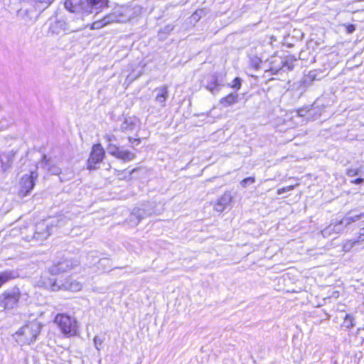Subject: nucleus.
<instances>
[{
	"label": "nucleus",
	"mask_w": 364,
	"mask_h": 364,
	"mask_svg": "<svg viewBox=\"0 0 364 364\" xmlns=\"http://www.w3.org/2000/svg\"><path fill=\"white\" fill-rule=\"evenodd\" d=\"M108 0H66L65 7L71 12L98 14L108 7Z\"/></svg>",
	"instance_id": "obj_1"
},
{
	"label": "nucleus",
	"mask_w": 364,
	"mask_h": 364,
	"mask_svg": "<svg viewBox=\"0 0 364 364\" xmlns=\"http://www.w3.org/2000/svg\"><path fill=\"white\" fill-rule=\"evenodd\" d=\"M130 13L131 11L127 7L116 6L112 12L103 16L102 18L95 21L92 24V28L100 29L112 23L125 22L129 19Z\"/></svg>",
	"instance_id": "obj_2"
},
{
	"label": "nucleus",
	"mask_w": 364,
	"mask_h": 364,
	"mask_svg": "<svg viewBox=\"0 0 364 364\" xmlns=\"http://www.w3.org/2000/svg\"><path fill=\"white\" fill-rule=\"evenodd\" d=\"M37 285L46 289H51L53 291L63 289L77 291L82 288V284L80 282L71 278H68L63 282L62 281L48 277L46 274L41 276Z\"/></svg>",
	"instance_id": "obj_3"
},
{
	"label": "nucleus",
	"mask_w": 364,
	"mask_h": 364,
	"mask_svg": "<svg viewBox=\"0 0 364 364\" xmlns=\"http://www.w3.org/2000/svg\"><path fill=\"white\" fill-rule=\"evenodd\" d=\"M41 331L40 324L37 322H31L23 326L15 335L16 341L20 346L30 345L37 338Z\"/></svg>",
	"instance_id": "obj_4"
},
{
	"label": "nucleus",
	"mask_w": 364,
	"mask_h": 364,
	"mask_svg": "<svg viewBox=\"0 0 364 364\" xmlns=\"http://www.w3.org/2000/svg\"><path fill=\"white\" fill-rule=\"evenodd\" d=\"M55 323L65 336H72L77 333V321L67 314H58L55 317Z\"/></svg>",
	"instance_id": "obj_5"
},
{
	"label": "nucleus",
	"mask_w": 364,
	"mask_h": 364,
	"mask_svg": "<svg viewBox=\"0 0 364 364\" xmlns=\"http://www.w3.org/2000/svg\"><path fill=\"white\" fill-rule=\"evenodd\" d=\"M20 295V290L16 287L4 291L0 294V306L4 309H13L17 307Z\"/></svg>",
	"instance_id": "obj_6"
},
{
	"label": "nucleus",
	"mask_w": 364,
	"mask_h": 364,
	"mask_svg": "<svg viewBox=\"0 0 364 364\" xmlns=\"http://www.w3.org/2000/svg\"><path fill=\"white\" fill-rule=\"evenodd\" d=\"M296 60L293 57L287 58L284 60L280 57L272 58L270 61L272 65L269 68V71L272 74L276 75L281 70L284 71L291 70L294 68V63Z\"/></svg>",
	"instance_id": "obj_7"
},
{
	"label": "nucleus",
	"mask_w": 364,
	"mask_h": 364,
	"mask_svg": "<svg viewBox=\"0 0 364 364\" xmlns=\"http://www.w3.org/2000/svg\"><path fill=\"white\" fill-rule=\"evenodd\" d=\"M38 176L36 171H31L29 174H24L21 177L19 192L22 196H26L31 193L35 186V181Z\"/></svg>",
	"instance_id": "obj_8"
},
{
	"label": "nucleus",
	"mask_w": 364,
	"mask_h": 364,
	"mask_svg": "<svg viewBox=\"0 0 364 364\" xmlns=\"http://www.w3.org/2000/svg\"><path fill=\"white\" fill-rule=\"evenodd\" d=\"M79 262L77 260L70 259L65 258L62 261L54 264L49 268V272L52 275L58 274L63 272H66L74 267L77 266Z\"/></svg>",
	"instance_id": "obj_9"
},
{
	"label": "nucleus",
	"mask_w": 364,
	"mask_h": 364,
	"mask_svg": "<svg viewBox=\"0 0 364 364\" xmlns=\"http://www.w3.org/2000/svg\"><path fill=\"white\" fill-rule=\"evenodd\" d=\"M105 151L100 144H95L92 146L90 156L87 160V168L90 170L96 169L97 165L103 159Z\"/></svg>",
	"instance_id": "obj_10"
},
{
	"label": "nucleus",
	"mask_w": 364,
	"mask_h": 364,
	"mask_svg": "<svg viewBox=\"0 0 364 364\" xmlns=\"http://www.w3.org/2000/svg\"><path fill=\"white\" fill-rule=\"evenodd\" d=\"M364 218V213H360L359 215H355L353 216L346 217L343 218L339 222L332 224L333 227H334V233L335 235L339 234L342 232L344 230V228L351 224L352 223L356 222L362 218Z\"/></svg>",
	"instance_id": "obj_11"
},
{
	"label": "nucleus",
	"mask_w": 364,
	"mask_h": 364,
	"mask_svg": "<svg viewBox=\"0 0 364 364\" xmlns=\"http://www.w3.org/2000/svg\"><path fill=\"white\" fill-rule=\"evenodd\" d=\"M152 214L150 210H146L144 208H134L130 215V222L136 225L145 217L149 216Z\"/></svg>",
	"instance_id": "obj_12"
},
{
	"label": "nucleus",
	"mask_w": 364,
	"mask_h": 364,
	"mask_svg": "<svg viewBox=\"0 0 364 364\" xmlns=\"http://www.w3.org/2000/svg\"><path fill=\"white\" fill-rule=\"evenodd\" d=\"M41 168L46 169L53 175H60L61 173V169L58 166L53 164L50 159H48L46 155H43L40 162Z\"/></svg>",
	"instance_id": "obj_13"
},
{
	"label": "nucleus",
	"mask_w": 364,
	"mask_h": 364,
	"mask_svg": "<svg viewBox=\"0 0 364 364\" xmlns=\"http://www.w3.org/2000/svg\"><path fill=\"white\" fill-rule=\"evenodd\" d=\"M231 201L232 196L230 193L225 192L218 199L214 208L217 212L221 213L228 208Z\"/></svg>",
	"instance_id": "obj_14"
},
{
	"label": "nucleus",
	"mask_w": 364,
	"mask_h": 364,
	"mask_svg": "<svg viewBox=\"0 0 364 364\" xmlns=\"http://www.w3.org/2000/svg\"><path fill=\"white\" fill-rule=\"evenodd\" d=\"M68 24L64 19H58L50 26V31L57 35L69 31Z\"/></svg>",
	"instance_id": "obj_15"
},
{
	"label": "nucleus",
	"mask_w": 364,
	"mask_h": 364,
	"mask_svg": "<svg viewBox=\"0 0 364 364\" xmlns=\"http://www.w3.org/2000/svg\"><path fill=\"white\" fill-rule=\"evenodd\" d=\"M156 95L155 97V102L159 103L161 107H164L166 106V101L168 96L167 86H162L155 90Z\"/></svg>",
	"instance_id": "obj_16"
},
{
	"label": "nucleus",
	"mask_w": 364,
	"mask_h": 364,
	"mask_svg": "<svg viewBox=\"0 0 364 364\" xmlns=\"http://www.w3.org/2000/svg\"><path fill=\"white\" fill-rule=\"evenodd\" d=\"M50 228L48 224L38 223L36 225L35 237L38 239H46L51 235Z\"/></svg>",
	"instance_id": "obj_17"
},
{
	"label": "nucleus",
	"mask_w": 364,
	"mask_h": 364,
	"mask_svg": "<svg viewBox=\"0 0 364 364\" xmlns=\"http://www.w3.org/2000/svg\"><path fill=\"white\" fill-rule=\"evenodd\" d=\"M205 87L213 94L218 92L220 89V84L218 82V76L211 75L208 77Z\"/></svg>",
	"instance_id": "obj_18"
},
{
	"label": "nucleus",
	"mask_w": 364,
	"mask_h": 364,
	"mask_svg": "<svg viewBox=\"0 0 364 364\" xmlns=\"http://www.w3.org/2000/svg\"><path fill=\"white\" fill-rule=\"evenodd\" d=\"M18 276L17 272L14 270H5L0 272V288L6 282L14 279Z\"/></svg>",
	"instance_id": "obj_19"
},
{
	"label": "nucleus",
	"mask_w": 364,
	"mask_h": 364,
	"mask_svg": "<svg viewBox=\"0 0 364 364\" xmlns=\"http://www.w3.org/2000/svg\"><path fill=\"white\" fill-rule=\"evenodd\" d=\"M136 127L135 120L131 118H125L121 124L119 130L122 132H132Z\"/></svg>",
	"instance_id": "obj_20"
},
{
	"label": "nucleus",
	"mask_w": 364,
	"mask_h": 364,
	"mask_svg": "<svg viewBox=\"0 0 364 364\" xmlns=\"http://www.w3.org/2000/svg\"><path fill=\"white\" fill-rule=\"evenodd\" d=\"M97 267L101 272H109L112 269V262L109 258H101L97 261Z\"/></svg>",
	"instance_id": "obj_21"
},
{
	"label": "nucleus",
	"mask_w": 364,
	"mask_h": 364,
	"mask_svg": "<svg viewBox=\"0 0 364 364\" xmlns=\"http://www.w3.org/2000/svg\"><path fill=\"white\" fill-rule=\"evenodd\" d=\"M237 94L230 93L226 97L221 98L220 100V103L224 107H227L236 103L237 102Z\"/></svg>",
	"instance_id": "obj_22"
},
{
	"label": "nucleus",
	"mask_w": 364,
	"mask_h": 364,
	"mask_svg": "<svg viewBox=\"0 0 364 364\" xmlns=\"http://www.w3.org/2000/svg\"><path fill=\"white\" fill-rule=\"evenodd\" d=\"M12 164V159L10 155H6L3 158L0 156V170L2 172L6 171L11 168Z\"/></svg>",
	"instance_id": "obj_23"
},
{
	"label": "nucleus",
	"mask_w": 364,
	"mask_h": 364,
	"mask_svg": "<svg viewBox=\"0 0 364 364\" xmlns=\"http://www.w3.org/2000/svg\"><path fill=\"white\" fill-rule=\"evenodd\" d=\"M362 241L358 237L356 240H349L343 242V250L344 252H349L353 247L362 244Z\"/></svg>",
	"instance_id": "obj_24"
},
{
	"label": "nucleus",
	"mask_w": 364,
	"mask_h": 364,
	"mask_svg": "<svg viewBox=\"0 0 364 364\" xmlns=\"http://www.w3.org/2000/svg\"><path fill=\"white\" fill-rule=\"evenodd\" d=\"M23 0H4V4L8 7L9 11H18Z\"/></svg>",
	"instance_id": "obj_25"
},
{
	"label": "nucleus",
	"mask_w": 364,
	"mask_h": 364,
	"mask_svg": "<svg viewBox=\"0 0 364 364\" xmlns=\"http://www.w3.org/2000/svg\"><path fill=\"white\" fill-rule=\"evenodd\" d=\"M135 154L127 150L120 149L117 156V159L124 161H129L134 159Z\"/></svg>",
	"instance_id": "obj_26"
},
{
	"label": "nucleus",
	"mask_w": 364,
	"mask_h": 364,
	"mask_svg": "<svg viewBox=\"0 0 364 364\" xmlns=\"http://www.w3.org/2000/svg\"><path fill=\"white\" fill-rule=\"evenodd\" d=\"M55 0H33L36 9L43 11L48 8Z\"/></svg>",
	"instance_id": "obj_27"
},
{
	"label": "nucleus",
	"mask_w": 364,
	"mask_h": 364,
	"mask_svg": "<svg viewBox=\"0 0 364 364\" xmlns=\"http://www.w3.org/2000/svg\"><path fill=\"white\" fill-rule=\"evenodd\" d=\"M97 253L96 252H89L85 258H86V265L87 266H92V265H94L96 263V259H97Z\"/></svg>",
	"instance_id": "obj_28"
},
{
	"label": "nucleus",
	"mask_w": 364,
	"mask_h": 364,
	"mask_svg": "<svg viewBox=\"0 0 364 364\" xmlns=\"http://www.w3.org/2000/svg\"><path fill=\"white\" fill-rule=\"evenodd\" d=\"M354 326V318L350 314H346L343 321V326L347 328H350Z\"/></svg>",
	"instance_id": "obj_29"
},
{
	"label": "nucleus",
	"mask_w": 364,
	"mask_h": 364,
	"mask_svg": "<svg viewBox=\"0 0 364 364\" xmlns=\"http://www.w3.org/2000/svg\"><path fill=\"white\" fill-rule=\"evenodd\" d=\"M334 230V227H333L332 224H330L321 231V234L324 237H328L335 234Z\"/></svg>",
	"instance_id": "obj_30"
},
{
	"label": "nucleus",
	"mask_w": 364,
	"mask_h": 364,
	"mask_svg": "<svg viewBox=\"0 0 364 364\" xmlns=\"http://www.w3.org/2000/svg\"><path fill=\"white\" fill-rule=\"evenodd\" d=\"M262 63V60L257 56H252L250 57V65L255 69L257 70L259 68L260 63Z\"/></svg>",
	"instance_id": "obj_31"
},
{
	"label": "nucleus",
	"mask_w": 364,
	"mask_h": 364,
	"mask_svg": "<svg viewBox=\"0 0 364 364\" xmlns=\"http://www.w3.org/2000/svg\"><path fill=\"white\" fill-rule=\"evenodd\" d=\"M119 150H120V149L117 146L113 145L111 143H109V146L107 147V151L111 155L117 157L119 154Z\"/></svg>",
	"instance_id": "obj_32"
},
{
	"label": "nucleus",
	"mask_w": 364,
	"mask_h": 364,
	"mask_svg": "<svg viewBox=\"0 0 364 364\" xmlns=\"http://www.w3.org/2000/svg\"><path fill=\"white\" fill-rule=\"evenodd\" d=\"M297 186H299L298 183H296L295 185H291V186H288L286 187L279 188L277 190V195H282L286 192L291 191L294 190Z\"/></svg>",
	"instance_id": "obj_33"
},
{
	"label": "nucleus",
	"mask_w": 364,
	"mask_h": 364,
	"mask_svg": "<svg viewBox=\"0 0 364 364\" xmlns=\"http://www.w3.org/2000/svg\"><path fill=\"white\" fill-rule=\"evenodd\" d=\"M362 168L363 167H360L359 168H348L347 170V175L350 177H353V176H357V175H359L360 173H362Z\"/></svg>",
	"instance_id": "obj_34"
},
{
	"label": "nucleus",
	"mask_w": 364,
	"mask_h": 364,
	"mask_svg": "<svg viewBox=\"0 0 364 364\" xmlns=\"http://www.w3.org/2000/svg\"><path fill=\"white\" fill-rule=\"evenodd\" d=\"M241 84H242V80L240 77H235L231 85H230V87H232L233 89H235L237 90H240V87H241Z\"/></svg>",
	"instance_id": "obj_35"
},
{
	"label": "nucleus",
	"mask_w": 364,
	"mask_h": 364,
	"mask_svg": "<svg viewBox=\"0 0 364 364\" xmlns=\"http://www.w3.org/2000/svg\"><path fill=\"white\" fill-rule=\"evenodd\" d=\"M318 70H311L306 75L307 79H311L313 82L314 80H318L320 78L318 77Z\"/></svg>",
	"instance_id": "obj_36"
},
{
	"label": "nucleus",
	"mask_w": 364,
	"mask_h": 364,
	"mask_svg": "<svg viewBox=\"0 0 364 364\" xmlns=\"http://www.w3.org/2000/svg\"><path fill=\"white\" fill-rule=\"evenodd\" d=\"M313 81L311 79H307V75H305L301 80V86L304 88L309 87Z\"/></svg>",
	"instance_id": "obj_37"
},
{
	"label": "nucleus",
	"mask_w": 364,
	"mask_h": 364,
	"mask_svg": "<svg viewBox=\"0 0 364 364\" xmlns=\"http://www.w3.org/2000/svg\"><path fill=\"white\" fill-rule=\"evenodd\" d=\"M255 178L247 177V178H245V179H243L240 182V184L242 185V186L246 187L248 184L255 183Z\"/></svg>",
	"instance_id": "obj_38"
},
{
	"label": "nucleus",
	"mask_w": 364,
	"mask_h": 364,
	"mask_svg": "<svg viewBox=\"0 0 364 364\" xmlns=\"http://www.w3.org/2000/svg\"><path fill=\"white\" fill-rule=\"evenodd\" d=\"M93 341H94L95 347L96 348V349L97 350H100V346L102 344L103 340L101 338H100L99 336H95Z\"/></svg>",
	"instance_id": "obj_39"
},
{
	"label": "nucleus",
	"mask_w": 364,
	"mask_h": 364,
	"mask_svg": "<svg viewBox=\"0 0 364 364\" xmlns=\"http://www.w3.org/2000/svg\"><path fill=\"white\" fill-rule=\"evenodd\" d=\"M129 141L132 144L133 146H138L140 144V139L132 138L131 136L128 137Z\"/></svg>",
	"instance_id": "obj_40"
},
{
	"label": "nucleus",
	"mask_w": 364,
	"mask_h": 364,
	"mask_svg": "<svg viewBox=\"0 0 364 364\" xmlns=\"http://www.w3.org/2000/svg\"><path fill=\"white\" fill-rule=\"evenodd\" d=\"M105 137L109 143L117 140L116 136L114 134H107Z\"/></svg>",
	"instance_id": "obj_41"
},
{
	"label": "nucleus",
	"mask_w": 364,
	"mask_h": 364,
	"mask_svg": "<svg viewBox=\"0 0 364 364\" xmlns=\"http://www.w3.org/2000/svg\"><path fill=\"white\" fill-rule=\"evenodd\" d=\"M173 29V26H171V25H167L166 26H165L161 31L163 33H166V34H168L169 33H171Z\"/></svg>",
	"instance_id": "obj_42"
},
{
	"label": "nucleus",
	"mask_w": 364,
	"mask_h": 364,
	"mask_svg": "<svg viewBox=\"0 0 364 364\" xmlns=\"http://www.w3.org/2000/svg\"><path fill=\"white\" fill-rule=\"evenodd\" d=\"M307 112H308L307 109H306L304 108H301L297 110V114L299 116L303 117V116H305V114H306Z\"/></svg>",
	"instance_id": "obj_43"
},
{
	"label": "nucleus",
	"mask_w": 364,
	"mask_h": 364,
	"mask_svg": "<svg viewBox=\"0 0 364 364\" xmlns=\"http://www.w3.org/2000/svg\"><path fill=\"white\" fill-rule=\"evenodd\" d=\"M363 182H364V179L363 178H358L355 180L351 181L352 183L357 184V185L361 184Z\"/></svg>",
	"instance_id": "obj_44"
},
{
	"label": "nucleus",
	"mask_w": 364,
	"mask_h": 364,
	"mask_svg": "<svg viewBox=\"0 0 364 364\" xmlns=\"http://www.w3.org/2000/svg\"><path fill=\"white\" fill-rule=\"evenodd\" d=\"M358 238L360 239V240L362 241V242H364V227L363 228H360Z\"/></svg>",
	"instance_id": "obj_45"
},
{
	"label": "nucleus",
	"mask_w": 364,
	"mask_h": 364,
	"mask_svg": "<svg viewBox=\"0 0 364 364\" xmlns=\"http://www.w3.org/2000/svg\"><path fill=\"white\" fill-rule=\"evenodd\" d=\"M355 30V27L353 24H350L347 26V31L348 33H352Z\"/></svg>",
	"instance_id": "obj_46"
},
{
	"label": "nucleus",
	"mask_w": 364,
	"mask_h": 364,
	"mask_svg": "<svg viewBox=\"0 0 364 364\" xmlns=\"http://www.w3.org/2000/svg\"><path fill=\"white\" fill-rule=\"evenodd\" d=\"M65 180H67V179H66V178H63V177H60V181H65Z\"/></svg>",
	"instance_id": "obj_47"
},
{
	"label": "nucleus",
	"mask_w": 364,
	"mask_h": 364,
	"mask_svg": "<svg viewBox=\"0 0 364 364\" xmlns=\"http://www.w3.org/2000/svg\"><path fill=\"white\" fill-rule=\"evenodd\" d=\"M70 176L69 178H71L73 176V173L70 172Z\"/></svg>",
	"instance_id": "obj_48"
}]
</instances>
